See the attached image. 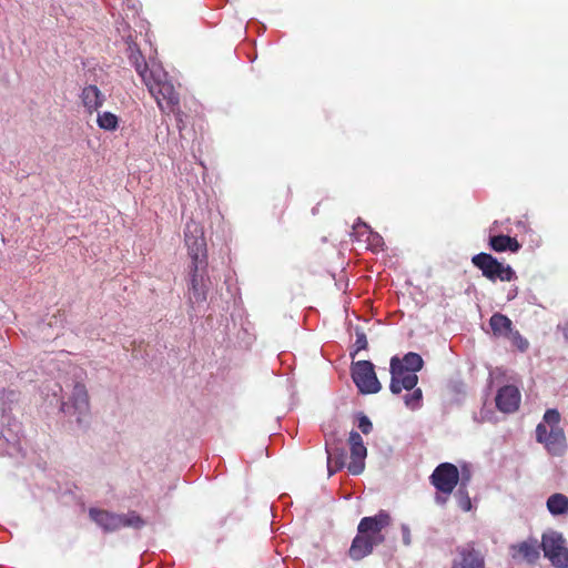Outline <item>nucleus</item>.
I'll use <instances>...</instances> for the list:
<instances>
[{
  "instance_id": "obj_29",
  "label": "nucleus",
  "mask_w": 568,
  "mask_h": 568,
  "mask_svg": "<svg viewBox=\"0 0 568 568\" xmlns=\"http://www.w3.org/2000/svg\"><path fill=\"white\" fill-rule=\"evenodd\" d=\"M459 507L464 511H469L471 509V501H470V498L468 497L467 494L465 496H460V498H459Z\"/></svg>"
},
{
  "instance_id": "obj_5",
  "label": "nucleus",
  "mask_w": 568,
  "mask_h": 568,
  "mask_svg": "<svg viewBox=\"0 0 568 568\" xmlns=\"http://www.w3.org/2000/svg\"><path fill=\"white\" fill-rule=\"evenodd\" d=\"M89 517L104 532H113L123 527L141 529L145 526V520L135 511L126 514H115L105 509L90 508Z\"/></svg>"
},
{
  "instance_id": "obj_1",
  "label": "nucleus",
  "mask_w": 568,
  "mask_h": 568,
  "mask_svg": "<svg viewBox=\"0 0 568 568\" xmlns=\"http://www.w3.org/2000/svg\"><path fill=\"white\" fill-rule=\"evenodd\" d=\"M390 524L389 515L381 510L373 517H364L358 524V535L352 541L348 556L353 560H361L372 554L373 548L384 541L381 531Z\"/></svg>"
},
{
  "instance_id": "obj_4",
  "label": "nucleus",
  "mask_w": 568,
  "mask_h": 568,
  "mask_svg": "<svg viewBox=\"0 0 568 568\" xmlns=\"http://www.w3.org/2000/svg\"><path fill=\"white\" fill-rule=\"evenodd\" d=\"M560 414L557 409H547L542 422L536 427V439L554 456H560L567 448L564 429L559 426Z\"/></svg>"
},
{
  "instance_id": "obj_19",
  "label": "nucleus",
  "mask_w": 568,
  "mask_h": 568,
  "mask_svg": "<svg viewBox=\"0 0 568 568\" xmlns=\"http://www.w3.org/2000/svg\"><path fill=\"white\" fill-rule=\"evenodd\" d=\"M489 246L495 252H518L521 247L516 237L509 235H494L489 239Z\"/></svg>"
},
{
  "instance_id": "obj_7",
  "label": "nucleus",
  "mask_w": 568,
  "mask_h": 568,
  "mask_svg": "<svg viewBox=\"0 0 568 568\" xmlns=\"http://www.w3.org/2000/svg\"><path fill=\"white\" fill-rule=\"evenodd\" d=\"M471 263L481 271L486 278L491 282L497 280L501 282H511L517 278V275L510 265H504L491 254H476L473 256Z\"/></svg>"
},
{
  "instance_id": "obj_26",
  "label": "nucleus",
  "mask_w": 568,
  "mask_h": 568,
  "mask_svg": "<svg viewBox=\"0 0 568 568\" xmlns=\"http://www.w3.org/2000/svg\"><path fill=\"white\" fill-rule=\"evenodd\" d=\"M508 338L521 352L528 348V341L524 338L518 331H513Z\"/></svg>"
},
{
  "instance_id": "obj_23",
  "label": "nucleus",
  "mask_w": 568,
  "mask_h": 568,
  "mask_svg": "<svg viewBox=\"0 0 568 568\" xmlns=\"http://www.w3.org/2000/svg\"><path fill=\"white\" fill-rule=\"evenodd\" d=\"M98 126L105 131H115L119 128V118L109 111L98 113Z\"/></svg>"
},
{
  "instance_id": "obj_8",
  "label": "nucleus",
  "mask_w": 568,
  "mask_h": 568,
  "mask_svg": "<svg viewBox=\"0 0 568 568\" xmlns=\"http://www.w3.org/2000/svg\"><path fill=\"white\" fill-rule=\"evenodd\" d=\"M541 550L557 568H568V549L562 535L558 531H547L541 536Z\"/></svg>"
},
{
  "instance_id": "obj_22",
  "label": "nucleus",
  "mask_w": 568,
  "mask_h": 568,
  "mask_svg": "<svg viewBox=\"0 0 568 568\" xmlns=\"http://www.w3.org/2000/svg\"><path fill=\"white\" fill-rule=\"evenodd\" d=\"M547 509L554 516L567 514L568 497L559 493L552 494L547 499Z\"/></svg>"
},
{
  "instance_id": "obj_30",
  "label": "nucleus",
  "mask_w": 568,
  "mask_h": 568,
  "mask_svg": "<svg viewBox=\"0 0 568 568\" xmlns=\"http://www.w3.org/2000/svg\"><path fill=\"white\" fill-rule=\"evenodd\" d=\"M290 195H291V191L290 189H286L283 193V201H282V206L285 207L287 202H288V199H290Z\"/></svg>"
},
{
  "instance_id": "obj_16",
  "label": "nucleus",
  "mask_w": 568,
  "mask_h": 568,
  "mask_svg": "<svg viewBox=\"0 0 568 568\" xmlns=\"http://www.w3.org/2000/svg\"><path fill=\"white\" fill-rule=\"evenodd\" d=\"M80 99L87 112L90 114L97 112L105 101L104 94L94 84L85 85L81 91Z\"/></svg>"
},
{
  "instance_id": "obj_13",
  "label": "nucleus",
  "mask_w": 568,
  "mask_h": 568,
  "mask_svg": "<svg viewBox=\"0 0 568 568\" xmlns=\"http://www.w3.org/2000/svg\"><path fill=\"white\" fill-rule=\"evenodd\" d=\"M70 408L74 409V413L84 415L90 409V398L85 385L81 382H77L73 385L69 402L62 403L61 409L65 413L70 412Z\"/></svg>"
},
{
  "instance_id": "obj_21",
  "label": "nucleus",
  "mask_w": 568,
  "mask_h": 568,
  "mask_svg": "<svg viewBox=\"0 0 568 568\" xmlns=\"http://www.w3.org/2000/svg\"><path fill=\"white\" fill-rule=\"evenodd\" d=\"M351 457L353 462H363L366 458L367 449L362 436L357 432H351L348 437Z\"/></svg>"
},
{
  "instance_id": "obj_24",
  "label": "nucleus",
  "mask_w": 568,
  "mask_h": 568,
  "mask_svg": "<svg viewBox=\"0 0 568 568\" xmlns=\"http://www.w3.org/2000/svg\"><path fill=\"white\" fill-rule=\"evenodd\" d=\"M344 466H347V470L351 475H361L365 469V464H327V477L333 476Z\"/></svg>"
},
{
  "instance_id": "obj_15",
  "label": "nucleus",
  "mask_w": 568,
  "mask_h": 568,
  "mask_svg": "<svg viewBox=\"0 0 568 568\" xmlns=\"http://www.w3.org/2000/svg\"><path fill=\"white\" fill-rule=\"evenodd\" d=\"M151 95L155 99L159 109L163 113H168V114L173 113L175 115L179 130L181 131L182 129H184V126H185V123L183 122L184 113L180 109V99H179L178 92L175 91L174 85L172 84V98H173L172 101H173V103H171L170 100L163 93L151 94Z\"/></svg>"
},
{
  "instance_id": "obj_25",
  "label": "nucleus",
  "mask_w": 568,
  "mask_h": 568,
  "mask_svg": "<svg viewBox=\"0 0 568 568\" xmlns=\"http://www.w3.org/2000/svg\"><path fill=\"white\" fill-rule=\"evenodd\" d=\"M405 404L410 409H417L422 405L423 392L420 388H413V393L404 397Z\"/></svg>"
},
{
  "instance_id": "obj_10",
  "label": "nucleus",
  "mask_w": 568,
  "mask_h": 568,
  "mask_svg": "<svg viewBox=\"0 0 568 568\" xmlns=\"http://www.w3.org/2000/svg\"><path fill=\"white\" fill-rule=\"evenodd\" d=\"M508 550L514 561L535 565L540 558L541 541L536 537H528L525 540L511 544Z\"/></svg>"
},
{
  "instance_id": "obj_18",
  "label": "nucleus",
  "mask_w": 568,
  "mask_h": 568,
  "mask_svg": "<svg viewBox=\"0 0 568 568\" xmlns=\"http://www.w3.org/2000/svg\"><path fill=\"white\" fill-rule=\"evenodd\" d=\"M325 447L327 453V462H344L346 450L342 439H337L336 433H325Z\"/></svg>"
},
{
  "instance_id": "obj_2",
  "label": "nucleus",
  "mask_w": 568,
  "mask_h": 568,
  "mask_svg": "<svg viewBox=\"0 0 568 568\" xmlns=\"http://www.w3.org/2000/svg\"><path fill=\"white\" fill-rule=\"evenodd\" d=\"M128 58L149 92L151 94L163 93L173 103L172 82L163 68L156 64L149 65L136 43H129Z\"/></svg>"
},
{
  "instance_id": "obj_14",
  "label": "nucleus",
  "mask_w": 568,
  "mask_h": 568,
  "mask_svg": "<svg viewBox=\"0 0 568 568\" xmlns=\"http://www.w3.org/2000/svg\"><path fill=\"white\" fill-rule=\"evenodd\" d=\"M521 395L514 385L501 387L496 395V406L500 412L514 413L519 408Z\"/></svg>"
},
{
  "instance_id": "obj_27",
  "label": "nucleus",
  "mask_w": 568,
  "mask_h": 568,
  "mask_svg": "<svg viewBox=\"0 0 568 568\" xmlns=\"http://www.w3.org/2000/svg\"><path fill=\"white\" fill-rule=\"evenodd\" d=\"M368 346L366 334L363 331H356V341L354 344L355 353L366 349Z\"/></svg>"
},
{
  "instance_id": "obj_6",
  "label": "nucleus",
  "mask_w": 568,
  "mask_h": 568,
  "mask_svg": "<svg viewBox=\"0 0 568 568\" xmlns=\"http://www.w3.org/2000/svg\"><path fill=\"white\" fill-rule=\"evenodd\" d=\"M184 241L187 246L189 255L192 258L191 268L199 272L200 268L206 267V241L203 229L199 223L193 220L186 223Z\"/></svg>"
},
{
  "instance_id": "obj_3",
  "label": "nucleus",
  "mask_w": 568,
  "mask_h": 568,
  "mask_svg": "<svg viewBox=\"0 0 568 568\" xmlns=\"http://www.w3.org/2000/svg\"><path fill=\"white\" fill-rule=\"evenodd\" d=\"M424 361L417 353L409 352L402 359L397 356L390 358V385L393 394H399L403 389L410 390L418 383L417 372L423 368Z\"/></svg>"
},
{
  "instance_id": "obj_17",
  "label": "nucleus",
  "mask_w": 568,
  "mask_h": 568,
  "mask_svg": "<svg viewBox=\"0 0 568 568\" xmlns=\"http://www.w3.org/2000/svg\"><path fill=\"white\" fill-rule=\"evenodd\" d=\"M191 272L192 275L189 287V301L192 305H200L203 304L207 298L209 286L203 275H200L199 272L194 271V268H191Z\"/></svg>"
},
{
  "instance_id": "obj_11",
  "label": "nucleus",
  "mask_w": 568,
  "mask_h": 568,
  "mask_svg": "<svg viewBox=\"0 0 568 568\" xmlns=\"http://www.w3.org/2000/svg\"><path fill=\"white\" fill-rule=\"evenodd\" d=\"M452 568H486L485 555L470 541L456 548Z\"/></svg>"
},
{
  "instance_id": "obj_12",
  "label": "nucleus",
  "mask_w": 568,
  "mask_h": 568,
  "mask_svg": "<svg viewBox=\"0 0 568 568\" xmlns=\"http://www.w3.org/2000/svg\"><path fill=\"white\" fill-rule=\"evenodd\" d=\"M432 484L437 490L450 494L459 480V471L455 464H438L430 476Z\"/></svg>"
},
{
  "instance_id": "obj_20",
  "label": "nucleus",
  "mask_w": 568,
  "mask_h": 568,
  "mask_svg": "<svg viewBox=\"0 0 568 568\" xmlns=\"http://www.w3.org/2000/svg\"><path fill=\"white\" fill-rule=\"evenodd\" d=\"M489 325L495 336H503L508 338V336L514 331L513 322L510 318L501 313H495L489 320Z\"/></svg>"
},
{
  "instance_id": "obj_31",
  "label": "nucleus",
  "mask_w": 568,
  "mask_h": 568,
  "mask_svg": "<svg viewBox=\"0 0 568 568\" xmlns=\"http://www.w3.org/2000/svg\"><path fill=\"white\" fill-rule=\"evenodd\" d=\"M562 334H564V337L566 338V341L568 342V320L566 321V323L562 326Z\"/></svg>"
},
{
  "instance_id": "obj_9",
  "label": "nucleus",
  "mask_w": 568,
  "mask_h": 568,
  "mask_svg": "<svg viewBox=\"0 0 568 568\" xmlns=\"http://www.w3.org/2000/svg\"><path fill=\"white\" fill-rule=\"evenodd\" d=\"M352 378L362 394H376L382 385L369 361H358L352 366Z\"/></svg>"
},
{
  "instance_id": "obj_28",
  "label": "nucleus",
  "mask_w": 568,
  "mask_h": 568,
  "mask_svg": "<svg viewBox=\"0 0 568 568\" xmlns=\"http://www.w3.org/2000/svg\"><path fill=\"white\" fill-rule=\"evenodd\" d=\"M358 428L362 430L363 434L367 435L372 432L373 429V424L372 422L369 420V418L364 415V414H359L358 416Z\"/></svg>"
}]
</instances>
